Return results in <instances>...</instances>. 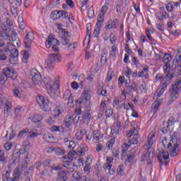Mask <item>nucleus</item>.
Masks as SVG:
<instances>
[{
  "instance_id": "f257e3e1",
  "label": "nucleus",
  "mask_w": 181,
  "mask_h": 181,
  "mask_svg": "<svg viewBox=\"0 0 181 181\" xmlns=\"http://www.w3.org/2000/svg\"><path fill=\"white\" fill-rule=\"evenodd\" d=\"M162 144L164 148H166L170 152L171 156H177L179 152V145H180V134L179 132H174L170 143H168L166 138L162 140Z\"/></svg>"
},
{
  "instance_id": "f03ea898",
  "label": "nucleus",
  "mask_w": 181,
  "mask_h": 181,
  "mask_svg": "<svg viewBox=\"0 0 181 181\" xmlns=\"http://www.w3.org/2000/svg\"><path fill=\"white\" fill-rule=\"evenodd\" d=\"M181 92V80L177 81L171 86L169 90L170 99L168 102V105H170L172 103L177 100L179 95H180Z\"/></svg>"
},
{
  "instance_id": "7ed1b4c3",
  "label": "nucleus",
  "mask_w": 181,
  "mask_h": 181,
  "mask_svg": "<svg viewBox=\"0 0 181 181\" xmlns=\"http://www.w3.org/2000/svg\"><path fill=\"white\" fill-rule=\"evenodd\" d=\"M154 138L155 134L153 133L148 135L147 141L144 146V149H146V151H144V153L141 156V160H146V159L148 158V155L151 153V152H149L148 150L151 149L153 144H155Z\"/></svg>"
},
{
  "instance_id": "20e7f679",
  "label": "nucleus",
  "mask_w": 181,
  "mask_h": 181,
  "mask_svg": "<svg viewBox=\"0 0 181 181\" xmlns=\"http://www.w3.org/2000/svg\"><path fill=\"white\" fill-rule=\"evenodd\" d=\"M60 62H62V55L60 54H51L45 62V69H54V63H60Z\"/></svg>"
},
{
  "instance_id": "39448f33",
  "label": "nucleus",
  "mask_w": 181,
  "mask_h": 181,
  "mask_svg": "<svg viewBox=\"0 0 181 181\" xmlns=\"http://www.w3.org/2000/svg\"><path fill=\"white\" fill-rule=\"evenodd\" d=\"M60 43L59 42V40L52 35H49L47 39V43L45 44V46L47 49H50L52 46V49L55 52H59V45Z\"/></svg>"
},
{
  "instance_id": "423d86ee",
  "label": "nucleus",
  "mask_w": 181,
  "mask_h": 181,
  "mask_svg": "<svg viewBox=\"0 0 181 181\" xmlns=\"http://www.w3.org/2000/svg\"><path fill=\"white\" fill-rule=\"evenodd\" d=\"M37 103L39 104L41 110L45 111V112L52 110L50 105H49V100L44 96H38V98H37Z\"/></svg>"
},
{
  "instance_id": "0eeeda50",
  "label": "nucleus",
  "mask_w": 181,
  "mask_h": 181,
  "mask_svg": "<svg viewBox=\"0 0 181 181\" xmlns=\"http://www.w3.org/2000/svg\"><path fill=\"white\" fill-rule=\"evenodd\" d=\"M73 158L71 157L64 156L62 158V166L66 168L68 170H74V168H77V165L71 163Z\"/></svg>"
},
{
  "instance_id": "6e6552de",
  "label": "nucleus",
  "mask_w": 181,
  "mask_h": 181,
  "mask_svg": "<svg viewBox=\"0 0 181 181\" xmlns=\"http://www.w3.org/2000/svg\"><path fill=\"white\" fill-rule=\"evenodd\" d=\"M10 173H11L9 171L6 172V177L7 179V181H19L21 175V169L19 168V167H17L14 169L13 173V177H9Z\"/></svg>"
},
{
  "instance_id": "1a4fd4ad",
  "label": "nucleus",
  "mask_w": 181,
  "mask_h": 181,
  "mask_svg": "<svg viewBox=\"0 0 181 181\" xmlns=\"http://www.w3.org/2000/svg\"><path fill=\"white\" fill-rule=\"evenodd\" d=\"M47 93L49 94L52 98L56 100L57 97L60 96V91L59 90V85L56 83L55 85L49 87H47Z\"/></svg>"
},
{
  "instance_id": "9d476101",
  "label": "nucleus",
  "mask_w": 181,
  "mask_h": 181,
  "mask_svg": "<svg viewBox=\"0 0 181 181\" xmlns=\"http://www.w3.org/2000/svg\"><path fill=\"white\" fill-rule=\"evenodd\" d=\"M158 162L160 163V166L162 168L163 163L165 166L169 165V153L168 151H162L160 155L158 156Z\"/></svg>"
},
{
  "instance_id": "9b49d317",
  "label": "nucleus",
  "mask_w": 181,
  "mask_h": 181,
  "mask_svg": "<svg viewBox=\"0 0 181 181\" xmlns=\"http://www.w3.org/2000/svg\"><path fill=\"white\" fill-rule=\"evenodd\" d=\"M28 119L34 124V127H35V128H39V127H42V125H43V123L42 122V120L43 119V116L42 115H33L30 117Z\"/></svg>"
},
{
  "instance_id": "f8f14e48",
  "label": "nucleus",
  "mask_w": 181,
  "mask_h": 181,
  "mask_svg": "<svg viewBox=\"0 0 181 181\" xmlns=\"http://www.w3.org/2000/svg\"><path fill=\"white\" fill-rule=\"evenodd\" d=\"M32 80L35 84H42V75H40V72H39L37 69H33L31 71Z\"/></svg>"
},
{
  "instance_id": "ddd939ff",
  "label": "nucleus",
  "mask_w": 181,
  "mask_h": 181,
  "mask_svg": "<svg viewBox=\"0 0 181 181\" xmlns=\"http://www.w3.org/2000/svg\"><path fill=\"white\" fill-rule=\"evenodd\" d=\"M7 46L4 47V49H0V60H6L7 56L11 54V43L7 42Z\"/></svg>"
},
{
  "instance_id": "4468645a",
  "label": "nucleus",
  "mask_w": 181,
  "mask_h": 181,
  "mask_svg": "<svg viewBox=\"0 0 181 181\" xmlns=\"http://www.w3.org/2000/svg\"><path fill=\"white\" fill-rule=\"evenodd\" d=\"M3 73H5L6 76H7V78H11V80H16L18 77L16 71H15V69L12 68H4L3 70Z\"/></svg>"
},
{
  "instance_id": "2eb2a0df",
  "label": "nucleus",
  "mask_w": 181,
  "mask_h": 181,
  "mask_svg": "<svg viewBox=\"0 0 181 181\" xmlns=\"http://www.w3.org/2000/svg\"><path fill=\"white\" fill-rule=\"evenodd\" d=\"M69 175H70V173H69L68 170H60L57 173V181H67L69 180Z\"/></svg>"
},
{
  "instance_id": "dca6fc26",
  "label": "nucleus",
  "mask_w": 181,
  "mask_h": 181,
  "mask_svg": "<svg viewBox=\"0 0 181 181\" xmlns=\"http://www.w3.org/2000/svg\"><path fill=\"white\" fill-rule=\"evenodd\" d=\"M172 60V56H170V54H165L163 57V62L165 64L163 66V70L165 73L170 69V61Z\"/></svg>"
},
{
  "instance_id": "f3484780",
  "label": "nucleus",
  "mask_w": 181,
  "mask_h": 181,
  "mask_svg": "<svg viewBox=\"0 0 181 181\" xmlns=\"http://www.w3.org/2000/svg\"><path fill=\"white\" fill-rule=\"evenodd\" d=\"M59 30H61V33H62V43L64 46H67L69 44V42L70 40L69 37L70 35H69V32L66 30L64 28H58Z\"/></svg>"
},
{
  "instance_id": "a211bd4d",
  "label": "nucleus",
  "mask_w": 181,
  "mask_h": 181,
  "mask_svg": "<svg viewBox=\"0 0 181 181\" xmlns=\"http://www.w3.org/2000/svg\"><path fill=\"white\" fill-rule=\"evenodd\" d=\"M74 122V117L73 114L69 113L65 117L64 119V124H65V127H66L68 129H70L72 128L71 125H73Z\"/></svg>"
},
{
  "instance_id": "6ab92c4d",
  "label": "nucleus",
  "mask_w": 181,
  "mask_h": 181,
  "mask_svg": "<svg viewBox=\"0 0 181 181\" xmlns=\"http://www.w3.org/2000/svg\"><path fill=\"white\" fill-rule=\"evenodd\" d=\"M63 99L65 100H68L67 104L68 105H69V107H71V104L74 103V98L73 97V94H71V92L69 90H65Z\"/></svg>"
},
{
  "instance_id": "aec40b11",
  "label": "nucleus",
  "mask_w": 181,
  "mask_h": 181,
  "mask_svg": "<svg viewBox=\"0 0 181 181\" xmlns=\"http://www.w3.org/2000/svg\"><path fill=\"white\" fill-rule=\"evenodd\" d=\"M34 39L35 37L33 36V33H28L25 37L24 38V45H25V47L30 49L32 42H33Z\"/></svg>"
},
{
  "instance_id": "412c9836",
  "label": "nucleus",
  "mask_w": 181,
  "mask_h": 181,
  "mask_svg": "<svg viewBox=\"0 0 181 181\" xmlns=\"http://www.w3.org/2000/svg\"><path fill=\"white\" fill-rule=\"evenodd\" d=\"M122 131V127L121 126V122H116L115 125L111 127V134L112 135H119V132Z\"/></svg>"
},
{
  "instance_id": "4be33fe9",
  "label": "nucleus",
  "mask_w": 181,
  "mask_h": 181,
  "mask_svg": "<svg viewBox=\"0 0 181 181\" xmlns=\"http://www.w3.org/2000/svg\"><path fill=\"white\" fill-rule=\"evenodd\" d=\"M11 46H13V47H19L21 46V41H19V38L16 34L13 33L11 35Z\"/></svg>"
},
{
  "instance_id": "5701e85b",
  "label": "nucleus",
  "mask_w": 181,
  "mask_h": 181,
  "mask_svg": "<svg viewBox=\"0 0 181 181\" xmlns=\"http://www.w3.org/2000/svg\"><path fill=\"white\" fill-rule=\"evenodd\" d=\"M125 87L127 94H129V95H132V97H134L132 92L136 91V85L135 83H133L132 85H125Z\"/></svg>"
},
{
  "instance_id": "b1692460",
  "label": "nucleus",
  "mask_w": 181,
  "mask_h": 181,
  "mask_svg": "<svg viewBox=\"0 0 181 181\" xmlns=\"http://www.w3.org/2000/svg\"><path fill=\"white\" fill-rule=\"evenodd\" d=\"M64 112V109H63V107H62V105H58L53 110L52 115H54V117L56 118L59 115H62V114Z\"/></svg>"
},
{
  "instance_id": "393cba45",
  "label": "nucleus",
  "mask_w": 181,
  "mask_h": 181,
  "mask_svg": "<svg viewBox=\"0 0 181 181\" xmlns=\"http://www.w3.org/2000/svg\"><path fill=\"white\" fill-rule=\"evenodd\" d=\"M11 159L13 160V165L19 163V160H21V151H14L13 153Z\"/></svg>"
},
{
  "instance_id": "a878e982",
  "label": "nucleus",
  "mask_w": 181,
  "mask_h": 181,
  "mask_svg": "<svg viewBox=\"0 0 181 181\" xmlns=\"http://www.w3.org/2000/svg\"><path fill=\"white\" fill-rule=\"evenodd\" d=\"M173 65L175 66V67H181V54L179 50L177 52L175 58L173 60Z\"/></svg>"
},
{
  "instance_id": "bb28decb",
  "label": "nucleus",
  "mask_w": 181,
  "mask_h": 181,
  "mask_svg": "<svg viewBox=\"0 0 181 181\" xmlns=\"http://www.w3.org/2000/svg\"><path fill=\"white\" fill-rule=\"evenodd\" d=\"M8 160V156L5 155V151L4 150L0 151V165L5 166Z\"/></svg>"
},
{
  "instance_id": "cd10ccee",
  "label": "nucleus",
  "mask_w": 181,
  "mask_h": 181,
  "mask_svg": "<svg viewBox=\"0 0 181 181\" xmlns=\"http://www.w3.org/2000/svg\"><path fill=\"white\" fill-rule=\"evenodd\" d=\"M12 110V103L6 100L4 106V115L5 117H9V112Z\"/></svg>"
},
{
  "instance_id": "c85d7f7f",
  "label": "nucleus",
  "mask_w": 181,
  "mask_h": 181,
  "mask_svg": "<svg viewBox=\"0 0 181 181\" xmlns=\"http://www.w3.org/2000/svg\"><path fill=\"white\" fill-rule=\"evenodd\" d=\"M43 81H44V84H46L48 88L54 86V84L53 83V81L50 78V76L47 75H45L44 76Z\"/></svg>"
},
{
  "instance_id": "c756f323",
  "label": "nucleus",
  "mask_w": 181,
  "mask_h": 181,
  "mask_svg": "<svg viewBox=\"0 0 181 181\" xmlns=\"http://www.w3.org/2000/svg\"><path fill=\"white\" fill-rule=\"evenodd\" d=\"M9 60L10 62L11 60H15V59H17L18 56H19V52L17 49H13L11 50V54H9Z\"/></svg>"
},
{
  "instance_id": "7c9ffc66",
  "label": "nucleus",
  "mask_w": 181,
  "mask_h": 181,
  "mask_svg": "<svg viewBox=\"0 0 181 181\" xmlns=\"http://www.w3.org/2000/svg\"><path fill=\"white\" fill-rule=\"evenodd\" d=\"M13 23H12V21H11L9 18H6V23H2L1 25V28L4 30H7L11 28V26H13Z\"/></svg>"
},
{
  "instance_id": "2f4dec72",
  "label": "nucleus",
  "mask_w": 181,
  "mask_h": 181,
  "mask_svg": "<svg viewBox=\"0 0 181 181\" xmlns=\"http://www.w3.org/2000/svg\"><path fill=\"white\" fill-rule=\"evenodd\" d=\"M110 2H111V0H105L104 6H102L100 10V13L103 15L107 13V11H108V8H110Z\"/></svg>"
},
{
  "instance_id": "473e14b6",
  "label": "nucleus",
  "mask_w": 181,
  "mask_h": 181,
  "mask_svg": "<svg viewBox=\"0 0 181 181\" xmlns=\"http://www.w3.org/2000/svg\"><path fill=\"white\" fill-rule=\"evenodd\" d=\"M156 16L158 18V21H163V19H166L168 18V13L166 11H158Z\"/></svg>"
},
{
  "instance_id": "72a5a7b5",
  "label": "nucleus",
  "mask_w": 181,
  "mask_h": 181,
  "mask_svg": "<svg viewBox=\"0 0 181 181\" xmlns=\"http://www.w3.org/2000/svg\"><path fill=\"white\" fill-rule=\"evenodd\" d=\"M160 104H162V100L156 101L152 104L151 108H152L153 112H156V111H158V110L159 109V107H160Z\"/></svg>"
},
{
  "instance_id": "f704fd0d",
  "label": "nucleus",
  "mask_w": 181,
  "mask_h": 181,
  "mask_svg": "<svg viewBox=\"0 0 181 181\" xmlns=\"http://www.w3.org/2000/svg\"><path fill=\"white\" fill-rule=\"evenodd\" d=\"M168 71H169V70L167 71V74H166L165 76L164 77L163 80L165 82L169 83V84H170V81L175 78V74H170Z\"/></svg>"
},
{
  "instance_id": "c9c22d12",
  "label": "nucleus",
  "mask_w": 181,
  "mask_h": 181,
  "mask_svg": "<svg viewBox=\"0 0 181 181\" xmlns=\"http://www.w3.org/2000/svg\"><path fill=\"white\" fill-rule=\"evenodd\" d=\"M61 12L62 11H52L51 13V18L53 19V21H56L57 19H59L61 17Z\"/></svg>"
},
{
  "instance_id": "e433bc0d",
  "label": "nucleus",
  "mask_w": 181,
  "mask_h": 181,
  "mask_svg": "<svg viewBox=\"0 0 181 181\" xmlns=\"http://www.w3.org/2000/svg\"><path fill=\"white\" fill-rule=\"evenodd\" d=\"M82 118L86 121H90V119H91V113L90 112V110H84L82 115Z\"/></svg>"
},
{
  "instance_id": "4c0bfd02",
  "label": "nucleus",
  "mask_w": 181,
  "mask_h": 181,
  "mask_svg": "<svg viewBox=\"0 0 181 181\" xmlns=\"http://www.w3.org/2000/svg\"><path fill=\"white\" fill-rule=\"evenodd\" d=\"M105 16V15L101 13L98 16V21L96 23V26L100 27V26H101V25H103V23H104Z\"/></svg>"
},
{
  "instance_id": "58836bf2",
  "label": "nucleus",
  "mask_w": 181,
  "mask_h": 181,
  "mask_svg": "<svg viewBox=\"0 0 181 181\" xmlns=\"http://www.w3.org/2000/svg\"><path fill=\"white\" fill-rule=\"evenodd\" d=\"M81 98L85 101H90L91 100V95L88 93V90H85L81 95Z\"/></svg>"
},
{
  "instance_id": "ea45409f",
  "label": "nucleus",
  "mask_w": 181,
  "mask_h": 181,
  "mask_svg": "<svg viewBox=\"0 0 181 181\" xmlns=\"http://www.w3.org/2000/svg\"><path fill=\"white\" fill-rule=\"evenodd\" d=\"M72 179L74 180V181H80L83 179V177L81 176L80 173H77V171H75L72 174Z\"/></svg>"
},
{
  "instance_id": "a19ab883",
  "label": "nucleus",
  "mask_w": 181,
  "mask_h": 181,
  "mask_svg": "<svg viewBox=\"0 0 181 181\" xmlns=\"http://www.w3.org/2000/svg\"><path fill=\"white\" fill-rule=\"evenodd\" d=\"M134 137L132 139L128 140V143L130 144V145H137L138 144V139L139 138V134H136L135 136H133Z\"/></svg>"
},
{
  "instance_id": "79ce46f5",
  "label": "nucleus",
  "mask_w": 181,
  "mask_h": 181,
  "mask_svg": "<svg viewBox=\"0 0 181 181\" xmlns=\"http://www.w3.org/2000/svg\"><path fill=\"white\" fill-rule=\"evenodd\" d=\"M115 144V139H111L106 143V148L111 151L112 149V147L114 146V144Z\"/></svg>"
},
{
  "instance_id": "37998d69",
  "label": "nucleus",
  "mask_w": 181,
  "mask_h": 181,
  "mask_svg": "<svg viewBox=\"0 0 181 181\" xmlns=\"http://www.w3.org/2000/svg\"><path fill=\"white\" fill-rule=\"evenodd\" d=\"M76 43H71L70 41H69L68 44L65 46H67L69 52H71V53H73L74 50H76Z\"/></svg>"
},
{
  "instance_id": "c03bdc74",
  "label": "nucleus",
  "mask_w": 181,
  "mask_h": 181,
  "mask_svg": "<svg viewBox=\"0 0 181 181\" xmlns=\"http://www.w3.org/2000/svg\"><path fill=\"white\" fill-rule=\"evenodd\" d=\"M55 155H57V156H63L64 153H66V151L63 148H60L59 147L55 148Z\"/></svg>"
},
{
  "instance_id": "a18cd8bd",
  "label": "nucleus",
  "mask_w": 181,
  "mask_h": 181,
  "mask_svg": "<svg viewBox=\"0 0 181 181\" xmlns=\"http://www.w3.org/2000/svg\"><path fill=\"white\" fill-rule=\"evenodd\" d=\"M176 120L175 119V118L170 117L169 118V119L168 120V122H167V128L168 129H170V125H172V127H174L175 124H176Z\"/></svg>"
},
{
  "instance_id": "49530a36",
  "label": "nucleus",
  "mask_w": 181,
  "mask_h": 181,
  "mask_svg": "<svg viewBox=\"0 0 181 181\" xmlns=\"http://www.w3.org/2000/svg\"><path fill=\"white\" fill-rule=\"evenodd\" d=\"M75 136L77 141H81L83 139V137L84 136V132L83 130L78 131L76 133Z\"/></svg>"
},
{
  "instance_id": "de8ad7c7",
  "label": "nucleus",
  "mask_w": 181,
  "mask_h": 181,
  "mask_svg": "<svg viewBox=\"0 0 181 181\" xmlns=\"http://www.w3.org/2000/svg\"><path fill=\"white\" fill-rule=\"evenodd\" d=\"M137 134H138V130L134 128V129H132L131 131H129L127 135L128 138H131V136H135Z\"/></svg>"
},
{
  "instance_id": "09e8293b",
  "label": "nucleus",
  "mask_w": 181,
  "mask_h": 181,
  "mask_svg": "<svg viewBox=\"0 0 181 181\" xmlns=\"http://www.w3.org/2000/svg\"><path fill=\"white\" fill-rule=\"evenodd\" d=\"M28 59H29V52L23 51L22 62L23 63H28Z\"/></svg>"
},
{
  "instance_id": "8fccbe9b",
  "label": "nucleus",
  "mask_w": 181,
  "mask_h": 181,
  "mask_svg": "<svg viewBox=\"0 0 181 181\" xmlns=\"http://www.w3.org/2000/svg\"><path fill=\"white\" fill-rule=\"evenodd\" d=\"M8 80V76L5 73L3 72V74L0 76V83L1 84H5L6 83V81Z\"/></svg>"
},
{
  "instance_id": "3c124183",
  "label": "nucleus",
  "mask_w": 181,
  "mask_h": 181,
  "mask_svg": "<svg viewBox=\"0 0 181 181\" xmlns=\"http://www.w3.org/2000/svg\"><path fill=\"white\" fill-rule=\"evenodd\" d=\"M28 130L26 129H23L21 131H20L19 134H18L17 137L19 139H22V138H24L25 135L26 134H28Z\"/></svg>"
},
{
  "instance_id": "603ef678",
  "label": "nucleus",
  "mask_w": 181,
  "mask_h": 181,
  "mask_svg": "<svg viewBox=\"0 0 181 181\" xmlns=\"http://www.w3.org/2000/svg\"><path fill=\"white\" fill-rule=\"evenodd\" d=\"M117 47L115 45H112V50L110 53V57H115L117 56Z\"/></svg>"
},
{
  "instance_id": "864d4df0",
  "label": "nucleus",
  "mask_w": 181,
  "mask_h": 181,
  "mask_svg": "<svg viewBox=\"0 0 181 181\" xmlns=\"http://www.w3.org/2000/svg\"><path fill=\"white\" fill-rule=\"evenodd\" d=\"M11 12L13 16H14V18H16L18 16V7H15L14 6H13L11 8Z\"/></svg>"
},
{
  "instance_id": "5fc2aeb1",
  "label": "nucleus",
  "mask_w": 181,
  "mask_h": 181,
  "mask_svg": "<svg viewBox=\"0 0 181 181\" xmlns=\"http://www.w3.org/2000/svg\"><path fill=\"white\" fill-rule=\"evenodd\" d=\"M101 29V25H96V28L94 30L93 32V35L95 36V37H98V36L100 35V30Z\"/></svg>"
},
{
  "instance_id": "6e6d98bb",
  "label": "nucleus",
  "mask_w": 181,
  "mask_h": 181,
  "mask_svg": "<svg viewBox=\"0 0 181 181\" xmlns=\"http://www.w3.org/2000/svg\"><path fill=\"white\" fill-rule=\"evenodd\" d=\"M13 94L15 97H17L18 98H21V97H22V94L21 93V91L18 90V88H15L13 90Z\"/></svg>"
},
{
  "instance_id": "4d7b16f0",
  "label": "nucleus",
  "mask_w": 181,
  "mask_h": 181,
  "mask_svg": "<svg viewBox=\"0 0 181 181\" xmlns=\"http://www.w3.org/2000/svg\"><path fill=\"white\" fill-rule=\"evenodd\" d=\"M78 153L76 151H69L68 153V158H71L72 160L77 156Z\"/></svg>"
},
{
  "instance_id": "13d9d810",
  "label": "nucleus",
  "mask_w": 181,
  "mask_h": 181,
  "mask_svg": "<svg viewBox=\"0 0 181 181\" xmlns=\"http://www.w3.org/2000/svg\"><path fill=\"white\" fill-rule=\"evenodd\" d=\"M90 170H91V165L85 164V167L83 168V171L85 172V173H87V175H88V173H90Z\"/></svg>"
},
{
  "instance_id": "bf43d9fd",
  "label": "nucleus",
  "mask_w": 181,
  "mask_h": 181,
  "mask_svg": "<svg viewBox=\"0 0 181 181\" xmlns=\"http://www.w3.org/2000/svg\"><path fill=\"white\" fill-rule=\"evenodd\" d=\"M52 170H56V171H59V170H62V169H63V167L62 166V165L59 164L57 165H52L51 167Z\"/></svg>"
},
{
  "instance_id": "052dcab7",
  "label": "nucleus",
  "mask_w": 181,
  "mask_h": 181,
  "mask_svg": "<svg viewBox=\"0 0 181 181\" xmlns=\"http://www.w3.org/2000/svg\"><path fill=\"white\" fill-rule=\"evenodd\" d=\"M118 25V19H115L110 24V29H117Z\"/></svg>"
},
{
  "instance_id": "680f3d73",
  "label": "nucleus",
  "mask_w": 181,
  "mask_h": 181,
  "mask_svg": "<svg viewBox=\"0 0 181 181\" xmlns=\"http://www.w3.org/2000/svg\"><path fill=\"white\" fill-rule=\"evenodd\" d=\"M117 173L120 176H124V165H119L117 168Z\"/></svg>"
},
{
  "instance_id": "e2e57ef3",
  "label": "nucleus",
  "mask_w": 181,
  "mask_h": 181,
  "mask_svg": "<svg viewBox=\"0 0 181 181\" xmlns=\"http://www.w3.org/2000/svg\"><path fill=\"white\" fill-rule=\"evenodd\" d=\"M12 5L13 6L18 8V6H21L22 5V0H13Z\"/></svg>"
},
{
  "instance_id": "0e129e2a",
  "label": "nucleus",
  "mask_w": 181,
  "mask_h": 181,
  "mask_svg": "<svg viewBox=\"0 0 181 181\" xmlns=\"http://www.w3.org/2000/svg\"><path fill=\"white\" fill-rule=\"evenodd\" d=\"M112 114H114L112 109H107L105 112V117H107V118H110V117H111Z\"/></svg>"
},
{
  "instance_id": "69168bd1",
  "label": "nucleus",
  "mask_w": 181,
  "mask_h": 181,
  "mask_svg": "<svg viewBox=\"0 0 181 181\" xmlns=\"http://www.w3.org/2000/svg\"><path fill=\"white\" fill-rule=\"evenodd\" d=\"M51 131L52 132H62V130L60 129V127H57L56 125H54V126L51 127Z\"/></svg>"
},
{
  "instance_id": "338daca9",
  "label": "nucleus",
  "mask_w": 181,
  "mask_h": 181,
  "mask_svg": "<svg viewBox=\"0 0 181 181\" xmlns=\"http://www.w3.org/2000/svg\"><path fill=\"white\" fill-rule=\"evenodd\" d=\"M180 127H181L180 122H177L174 124V127H173V129H176L177 131H180V129H181Z\"/></svg>"
},
{
  "instance_id": "774afa93",
  "label": "nucleus",
  "mask_w": 181,
  "mask_h": 181,
  "mask_svg": "<svg viewBox=\"0 0 181 181\" xmlns=\"http://www.w3.org/2000/svg\"><path fill=\"white\" fill-rule=\"evenodd\" d=\"M166 9L168 12H172L173 11V4L172 3H168L166 6Z\"/></svg>"
}]
</instances>
